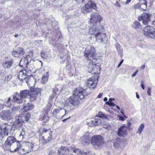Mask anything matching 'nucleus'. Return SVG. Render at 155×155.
I'll return each instance as SVG.
<instances>
[{
    "instance_id": "48",
    "label": "nucleus",
    "mask_w": 155,
    "mask_h": 155,
    "mask_svg": "<svg viewBox=\"0 0 155 155\" xmlns=\"http://www.w3.org/2000/svg\"><path fill=\"white\" fill-rule=\"evenodd\" d=\"M138 70H137L136 71H135L134 73L132 75V76L133 77H135L136 75V74H137V72H138Z\"/></svg>"
},
{
    "instance_id": "45",
    "label": "nucleus",
    "mask_w": 155,
    "mask_h": 155,
    "mask_svg": "<svg viewBox=\"0 0 155 155\" xmlns=\"http://www.w3.org/2000/svg\"><path fill=\"white\" fill-rule=\"evenodd\" d=\"M151 89L150 87H148L147 90V93L150 96L151 95Z\"/></svg>"
},
{
    "instance_id": "5",
    "label": "nucleus",
    "mask_w": 155,
    "mask_h": 155,
    "mask_svg": "<svg viewBox=\"0 0 155 155\" xmlns=\"http://www.w3.org/2000/svg\"><path fill=\"white\" fill-rule=\"evenodd\" d=\"M30 97V92L28 90H25L20 92V94L18 93H15L13 94V99L14 101L17 103H21L24 100V98L28 97Z\"/></svg>"
},
{
    "instance_id": "33",
    "label": "nucleus",
    "mask_w": 155,
    "mask_h": 155,
    "mask_svg": "<svg viewBox=\"0 0 155 155\" xmlns=\"http://www.w3.org/2000/svg\"><path fill=\"white\" fill-rule=\"evenodd\" d=\"M51 109V106H47L46 107L44 108V110L45 112L44 114L45 116L47 115L48 112L50 111Z\"/></svg>"
},
{
    "instance_id": "31",
    "label": "nucleus",
    "mask_w": 155,
    "mask_h": 155,
    "mask_svg": "<svg viewBox=\"0 0 155 155\" xmlns=\"http://www.w3.org/2000/svg\"><path fill=\"white\" fill-rule=\"evenodd\" d=\"M144 125L143 124H142L140 126L137 130V133H139L140 134H141L142 131L144 128Z\"/></svg>"
},
{
    "instance_id": "1",
    "label": "nucleus",
    "mask_w": 155,
    "mask_h": 155,
    "mask_svg": "<svg viewBox=\"0 0 155 155\" xmlns=\"http://www.w3.org/2000/svg\"><path fill=\"white\" fill-rule=\"evenodd\" d=\"M87 89L82 91L81 89L76 88L74 92L69 97L71 104L74 106H78L79 103L80 99H83L85 96H87L89 92H88Z\"/></svg>"
},
{
    "instance_id": "32",
    "label": "nucleus",
    "mask_w": 155,
    "mask_h": 155,
    "mask_svg": "<svg viewBox=\"0 0 155 155\" xmlns=\"http://www.w3.org/2000/svg\"><path fill=\"white\" fill-rule=\"evenodd\" d=\"M48 76H43L41 81V83L43 84H46L48 81Z\"/></svg>"
},
{
    "instance_id": "41",
    "label": "nucleus",
    "mask_w": 155,
    "mask_h": 155,
    "mask_svg": "<svg viewBox=\"0 0 155 155\" xmlns=\"http://www.w3.org/2000/svg\"><path fill=\"white\" fill-rule=\"evenodd\" d=\"M11 99L10 98H9L8 100L6 102V104H7V106L8 107H10L11 106Z\"/></svg>"
},
{
    "instance_id": "60",
    "label": "nucleus",
    "mask_w": 155,
    "mask_h": 155,
    "mask_svg": "<svg viewBox=\"0 0 155 155\" xmlns=\"http://www.w3.org/2000/svg\"><path fill=\"white\" fill-rule=\"evenodd\" d=\"M120 112L124 117H125V115L124 114V112L122 110Z\"/></svg>"
},
{
    "instance_id": "61",
    "label": "nucleus",
    "mask_w": 155,
    "mask_h": 155,
    "mask_svg": "<svg viewBox=\"0 0 155 155\" xmlns=\"http://www.w3.org/2000/svg\"><path fill=\"white\" fill-rule=\"evenodd\" d=\"M128 126L129 127H130L131 124V123L130 122H128Z\"/></svg>"
},
{
    "instance_id": "21",
    "label": "nucleus",
    "mask_w": 155,
    "mask_h": 155,
    "mask_svg": "<svg viewBox=\"0 0 155 155\" xmlns=\"http://www.w3.org/2000/svg\"><path fill=\"white\" fill-rule=\"evenodd\" d=\"M127 128L125 126H123L120 127L117 131V135L120 137H124L127 134Z\"/></svg>"
},
{
    "instance_id": "23",
    "label": "nucleus",
    "mask_w": 155,
    "mask_h": 155,
    "mask_svg": "<svg viewBox=\"0 0 155 155\" xmlns=\"http://www.w3.org/2000/svg\"><path fill=\"white\" fill-rule=\"evenodd\" d=\"M81 143L83 144H88L91 139V136L89 134H85L81 138Z\"/></svg>"
},
{
    "instance_id": "7",
    "label": "nucleus",
    "mask_w": 155,
    "mask_h": 155,
    "mask_svg": "<svg viewBox=\"0 0 155 155\" xmlns=\"http://www.w3.org/2000/svg\"><path fill=\"white\" fill-rule=\"evenodd\" d=\"M27 71V70H23L21 71L17 77L20 81H23L24 82L25 81L28 86L29 87L30 85V84L31 82V81H34V79L32 75H30L29 76L27 75L26 76Z\"/></svg>"
},
{
    "instance_id": "25",
    "label": "nucleus",
    "mask_w": 155,
    "mask_h": 155,
    "mask_svg": "<svg viewBox=\"0 0 155 155\" xmlns=\"http://www.w3.org/2000/svg\"><path fill=\"white\" fill-rule=\"evenodd\" d=\"M24 49L21 48H19L17 51H12V54L13 56L18 57L21 55H23L24 53Z\"/></svg>"
},
{
    "instance_id": "18",
    "label": "nucleus",
    "mask_w": 155,
    "mask_h": 155,
    "mask_svg": "<svg viewBox=\"0 0 155 155\" xmlns=\"http://www.w3.org/2000/svg\"><path fill=\"white\" fill-rule=\"evenodd\" d=\"M88 70L89 72L96 74L98 73L100 68L95 63L91 61L89 63Z\"/></svg>"
},
{
    "instance_id": "28",
    "label": "nucleus",
    "mask_w": 155,
    "mask_h": 155,
    "mask_svg": "<svg viewBox=\"0 0 155 155\" xmlns=\"http://www.w3.org/2000/svg\"><path fill=\"white\" fill-rule=\"evenodd\" d=\"M22 123L20 118H19V117H16L15 121L13 123V126L15 128L19 129L22 126Z\"/></svg>"
},
{
    "instance_id": "63",
    "label": "nucleus",
    "mask_w": 155,
    "mask_h": 155,
    "mask_svg": "<svg viewBox=\"0 0 155 155\" xmlns=\"http://www.w3.org/2000/svg\"><path fill=\"white\" fill-rule=\"evenodd\" d=\"M152 25L154 26L155 27V21H153V22L152 23Z\"/></svg>"
},
{
    "instance_id": "57",
    "label": "nucleus",
    "mask_w": 155,
    "mask_h": 155,
    "mask_svg": "<svg viewBox=\"0 0 155 155\" xmlns=\"http://www.w3.org/2000/svg\"><path fill=\"white\" fill-rule=\"evenodd\" d=\"M71 117H68V118H66V119H65L64 120H63L62 121L63 122H65V121H66L67 120H68L69 118H70Z\"/></svg>"
},
{
    "instance_id": "49",
    "label": "nucleus",
    "mask_w": 155,
    "mask_h": 155,
    "mask_svg": "<svg viewBox=\"0 0 155 155\" xmlns=\"http://www.w3.org/2000/svg\"><path fill=\"white\" fill-rule=\"evenodd\" d=\"M123 61H124V59H122L121 61H120V62L119 63V64L118 65V66H117V68H119L120 66V65H121V64H122V63H123Z\"/></svg>"
},
{
    "instance_id": "19",
    "label": "nucleus",
    "mask_w": 155,
    "mask_h": 155,
    "mask_svg": "<svg viewBox=\"0 0 155 155\" xmlns=\"http://www.w3.org/2000/svg\"><path fill=\"white\" fill-rule=\"evenodd\" d=\"M98 77L96 76L89 78L87 82V85L90 88H94L98 83Z\"/></svg>"
},
{
    "instance_id": "55",
    "label": "nucleus",
    "mask_w": 155,
    "mask_h": 155,
    "mask_svg": "<svg viewBox=\"0 0 155 155\" xmlns=\"http://www.w3.org/2000/svg\"><path fill=\"white\" fill-rule=\"evenodd\" d=\"M119 119L121 120H122V121H123L124 120V118L122 117V116H120L119 117Z\"/></svg>"
},
{
    "instance_id": "44",
    "label": "nucleus",
    "mask_w": 155,
    "mask_h": 155,
    "mask_svg": "<svg viewBox=\"0 0 155 155\" xmlns=\"http://www.w3.org/2000/svg\"><path fill=\"white\" fill-rule=\"evenodd\" d=\"M20 129L22 131V132H21L20 135H24L25 134V130H24V128H23L22 127H20ZM18 129H19V128Z\"/></svg>"
},
{
    "instance_id": "8",
    "label": "nucleus",
    "mask_w": 155,
    "mask_h": 155,
    "mask_svg": "<svg viewBox=\"0 0 155 155\" xmlns=\"http://www.w3.org/2000/svg\"><path fill=\"white\" fill-rule=\"evenodd\" d=\"M32 61V60L29 61L27 57L22 58L20 61V65L21 67L26 68L27 71L32 72L34 68V66L31 65Z\"/></svg>"
},
{
    "instance_id": "38",
    "label": "nucleus",
    "mask_w": 155,
    "mask_h": 155,
    "mask_svg": "<svg viewBox=\"0 0 155 155\" xmlns=\"http://www.w3.org/2000/svg\"><path fill=\"white\" fill-rule=\"evenodd\" d=\"M41 56L42 58H46L47 57V54H46V52L43 51L41 52Z\"/></svg>"
},
{
    "instance_id": "16",
    "label": "nucleus",
    "mask_w": 155,
    "mask_h": 155,
    "mask_svg": "<svg viewBox=\"0 0 155 155\" xmlns=\"http://www.w3.org/2000/svg\"><path fill=\"white\" fill-rule=\"evenodd\" d=\"M143 34L149 38H155V29L153 26L147 25L144 29Z\"/></svg>"
},
{
    "instance_id": "22",
    "label": "nucleus",
    "mask_w": 155,
    "mask_h": 155,
    "mask_svg": "<svg viewBox=\"0 0 155 155\" xmlns=\"http://www.w3.org/2000/svg\"><path fill=\"white\" fill-rule=\"evenodd\" d=\"M26 101L24 100V101L23 107L22 109L23 111L26 112L32 109L34 107V106L31 103L27 102L26 103Z\"/></svg>"
},
{
    "instance_id": "24",
    "label": "nucleus",
    "mask_w": 155,
    "mask_h": 155,
    "mask_svg": "<svg viewBox=\"0 0 155 155\" xmlns=\"http://www.w3.org/2000/svg\"><path fill=\"white\" fill-rule=\"evenodd\" d=\"M13 64V61L11 58L8 59L7 61H4L2 63V65L5 69L10 68Z\"/></svg>"
},
{
    "instance_id": "43",
    "label": "nucleus",
    "mask_w": 155,
    "mask_h": 155,
    "mask_svg": "<svg viewBox=\"0 0 155 155\" xmlns=\"http://www.w3.org/2000/svg\"><path fill=\"white\" fill-rule=\"evenodd\" d=\"M99 38L100 39V40H102V41L101 42V41H98V40H97V38H96V40L97 41V42H100V43H101V42H103L104 40H105L106 39V35L105 34V37L103 38V40H102V37H99Z\"/></svg>"
},
{
    "instance_id": "11",
    "label": "nucleus",
    "mask_w": 155,
    "mask_h": 155,
    "mask_svg": "<svg viewBox=\"0 0 155 155\" xmlns=\"http://www.w3.org/2000/svg\"><path fill=\"white\" fill-rule=\"evenodd\" d=\"M87 4H86L84 6L81 8V11L84 14H87L90 13L92 11V9H96V6L93 2L90 1L87 2Z\"/></svg>"
},
{
    "instance_id": "30",
    "label": "nucleus",
    "mask_w": 155,
    "mask_h": 155,
    "mask_svg": "<svg viewBox=\"0 0 155 155\" xmlns=\"http://www.w3.org/2000/svg\"><path fill=\"white\" fill-rule=\"evenodd\" d=\"M132 26L134 28L138 31L140 30L141 29V26L139 22L137 21H135L133 23Z\"/></svg>"
},
{
    "instance_id": "56",
    "label": "nucleus",
    "mask_w": 155,
    "mask_h": 155,
    "mask_svg": "<svg viewBox=\"0 0 155 155\" xmlns=\"http://www.w3.org/2000/svg\"><path fill=\"white\" fill-rule=\"evenodd\" d=\"M131 1V0H127L125 2V4H128Z\"/></svg>"
},
{
    "instance_id": "53",
    "label": "nucleus",
    "mask_w": 155,
    "mask_h": 155,
    "mask_svg": "<svg viewBox=\"0 0 155 155\" xmlns=\"http://www.w3.org/2000/svg\"><path fill=\"white\" fill-rule=\"evenodd\" d=\"M145 68V65H143L140 68V70H143Z\"/></svg>"
},
{
    "instance_id": "29",
    "label": "nucleus",
    "mask_w": 155,
    "mask_h": 155,
    "mask_svg": "<svg viewBox=\"0 0 155 155\" xmlns=\"http://www.w3.org/2000/svg\"><path fill=\"white\" fill-rule=\"evenodd\" d=\"M115 47L118 52V54L122 57L123 55L122 54L123 49L121 48V45L118 43H117L115 44Z\"/></svg>"
},
{
    "instance_id": "39",
    "label": "nucleus",
    "mask_w": 155,
    "mask_h": 155,
    "mask_svg": "<svg viewBox=\"0 0 155 155\" xmlns=\"http://www.w3.org/2000/svg\"><path fill=\"white\" fill-rule=\"evenodd\" d=\"M147 6L146 2L145 3L142 4L140 5V8L144 10H146L147 8Z\"/></svg>"
},
{
    "instance_id": "14",
    "label": "nucleus",
    "mask_w": 155,
    "mask_h": 155,
    "mask_svg": "<svg viewBox=\"0 0 155 155\" xmlns=\"http://www.w3.org/2000/svg\"><path fill=\"white\" fill-rule=\"evenodd\" d=\"M101 15L97 13H92L91 15L90 22L93 26L99 25L102 20Z\"/></svg>"
},
{
    "instance_id": "20",
    "label": "nucleus",
    "mask_w": 155,
    "mask_h": 155,
    "mask_svg": "<svg viewBox=\"0 0 155 155\" xmlns=\"http://www.w3.org/2000/svg\"><path fill=\"white\" fill-rule=\"evenodd\" d=\"M102 117V116L96 117V118L91 120V121L88 123V125L91 127L99 125L101 122V119L100 117Z\"/></svg>"
},
{
    "instance_id": "27",
    "label": "nucleus",
    "mask_w": 155,
    "mask_h": 155,
    "mask_svg": "<svg viewBox=\"0 0 155 155\" xmlns=\"http://www.w3.org/2000/svg\"><path fill=\"white\" fill-rule=\"evenodd\" d=\"M19 116L22 123L25 121L28 122L30 117V114L27 113L21 114Z\"/></svg>"
},
{
    "instance_id": "10",
    "label": "nucleus",
    "mask_w": 155,
    "mask_h": 155,
    "mask_svg": "<svg viewBox=\"0 0 155 155\" xmlns=\"http://www.w3.org/2000/svg\"><path fill=\"white\" fill-rule=\"evenodd\" d=\"M104 138L101 136L95 135L92 137L91 144L95 148H98L102 146L104 143Z\"/></svg>"
},
{
    "instance_id": "15",
    "label": "nucleus",
    "mask_w": 155,
    "mask_h": 155,
    "mask_svg": "<svg viewBox=\"0 0 155 155\" xmlns=\"http://www.w3.org/2000/svg\"><path fill=\"white\" fill-rule=\"evenodd\" d=\"M66 112L64 108L58 107L54 110L52 116L58 119H61L66 114Z\"/></svg>"
},
{
    "instance_id": "4",
    "label": "nucleus",
    "mask_w": 155,
    "mask_h": 155,
    "mask_svg": "<svg viewBox=\"0 0 155 155\" xmlns=\"http://www.w3.org/2000/svg\"><path fill=\"white\" fill-rule=\"evenodd\" d=\"M17 141L15 138L12 136H9L8 137L5 142V144L3 146V147L5 150L10 151L12 152V150L15 149L17 147Z\"/></svg>"
},
{
    "instance_id": "9",
    "label": "nucleus",
    "mask_w": 155,
    "mask_h": 155,
    "mask_svg": "<svg viewBox=\"0 0 155 155\" xmlns=\"http://www.w3.org/2000/svg\"><path fill=\"white\" fill-rule=\"evenodd\" d=\"M42 134L43 135L42 137V139H41L40 141L43 144H45L49 142L52 138V132L50 129H44L42 130Z\"/></svg>"
},
{
    "instance_id": "62",
    "label": "nucleus",
    "mask_w": 155,
    "mask_h": 155,
    "mask_svg": "<svg viewBox=\"0 0 155 155\" xmlns=\"http://www.w3.org/2000/svg\"><path fill=\"white\" fill-rule=\"evenodd\" d=\"M54 96H53V93H52L51 96H50V97L51 98H53Z\"/></svg>"
},
{
    "instance_id": "50",
    "label": "nucleus",
    "mask_w": 155,
    "mask_h": 155,
    "mask_svg": "<svg viewBox=\"0 0 155 155\" xmlns=\"http://www.w3.org/2000/svg\"><path fill=\"white\" fill-rule=\"evenodd\" d=\"M5 106H6V105L2 104H0V110H1L3 109Z\"/></svg>"
},
{
    "instance_id": "13",
    "label": "nucleus",
    "mask_w": 155,
    "mask_h": 155,
    "mask_svg": "<svg viewBox=\"0 0 155 155\" xmlns=\"http://www.w3.org/2000/svg\"><path fill=\"white\" fill-rule=\"evenodd\" d=\"M73 150L74 153H78L80 152L79 150L75 149L73 147L71 146L69 148L67 147L62 146L60 147L58 151L59 155H67L69 154L70 152H71V150Z\"/></svg>"
},
{
    "instance_id": "46",
    "label": "nucleus",
    "mask_w": 155,
    "mask_h": 155,
    "mask_svg": "<svg viewBox=\"0 0 155 155\" xmlns=\"http://www.w3.org/2000/svg\"><path fill=\"white\" fill-rule=\"evenodd\" d=\"M103 127L107 130H109L110 129V126L109 125H104L103 126Z\"/></svg>"
},
{
    "instance_id": "26",
    "label": "nucleus",
    "mask_w": 155,
    "mask_h": 155,
    "mask_svg": "<svg viewBox=\"0 0 155 155\" xmlns=\"http://www.w3.org/2000/svg\"><path fill=\"white\" fill-rule=\"evenodd\" d=\"M2 113L3 114L1 115V116H2V119L4 120L8 119L11 117L12 114L11 111L8 110H3Z\"/></svg>"
},
{
    "instance_id": "54",
    "label": "nucleus",
    "mask_w": 155,
    "mask_h": 155,
    "mask_svg": "<svg viewBox=\"0 0 155 155\" xmlns=\"http://www.w3.org/2000/svg\"><path fill=\"white\" fill-rule=\"evenodd\" d=\"M114 100V98H110L108 101L110 102H112Z\"/></svg>"
},
{
    "instance_id": "51",
    "label": "nucleus",
    "mask_w": 155,
    "mask_h": 155,
    "mask_svg": "<svg viewBox=\"0 0 155 155\" xmlns=\"http://www.w3.org/2000/svg\"><path fill=\"white\" fill-rule=\"evenodd\" d=\"M140 85H141V87L142 88V89L143 90H144V84H143V81H141Z\"/></svg>"
},
{
    "instance_id": "12",
    "label": "nucleus",
    "mask_w": 155,
    "mask_h": 155,
    "mask_svg": "<svg viewBox=\"0 0 155 155\" xmlns=\"http://www.w3.org/2000/svg\"><path fill=\"white\" fill-rule=\"evenodd\" d=\"M30 99L31 101H34L37 98V97L41 94V89L39 88H34L33 86H31V83H30Z\"/></svg>"
},
{
    "instance_id": "59",
    "label": "nucleus",
    "mask_w": 155,
    "mask_h": 155,
    "mask_svg": "<svg viewBox=\"0 0 155 155\" xmlns=\"http://www.w3.org/2000/svg\"><path fill=\"white\" fill-rule=\"evenodd\" d=\"M107 100V98L106 97H104V101H106Z\"/></svg>"
},
{
    "instance_id": "6",
    "label": "nucleus",
    "mask_w": 155,
    "mask_h": 155,
    "mask_svg": "<svg viewBox=\"0 0 155 155\" xmlns=\"http://www.w3.org/2000/svg\"><path fill=\"white\" fill-rule=\"evenodd\" d=\"M95 53V49L92 45H88L86 48L84 55L87 60L91 61L96 59Z\"/></svg>"
},
{
    "instance_id": "17",
    "label": "nucleus",
    "mask_w": 155,
    "mask_h": 155,
    "mask_svg": "<svg viewBox=\"0 0 155 155\" xmlns=\"http://www.w3.org/2000/svg\"><path fill=\"white\" fill-rule=\"evenodd\" d=\"M151 16L150 14L144 12L139 17L138 20L139 21H142L144 25H148L150 21V17Z\"/></svg>"
},
{
    "instance_id": "34",
    "label": "nucleus",
    "mask_w": 155,
    "mask_h": 155,
    "mask_svg": "<svg viewBox=\"0 0 155 155\" xmlns=\"http://www.w3.org/2000/svg\"><path fill=\"white\" fill-rule=\"evenodd\" d=\"M70 104H71V103L69 98L66 100L64 103V105L66 107L68 106Z\"/></svg>"
},
{
    "instance_id": "37",
    "label": "nucleus",
    "mask_w": 155,
    "mask_h": 155,
    "mask_svg": "<svg viewBox=\"0 0 155 155\" xmlns=\"http://www.w3.org/2000/svg\"><path fill=\"white\" fill-rule=\"evenodd\" d=\"M80 153L81 155H94L91 152H88L87 153L84 151H82L80 152Z\"/></svg>"
},
{
    "instance_id": "35",
    "label": "nucleus",
    "mask_w": 155,
    "mask_h": 155,
    "mask_svg": "<svg viewBox=\"0 0 155 155\" xmlns=\"http://www.w3.org/2000/svg\"><path fill=\"white\" fill-rule=\"evenodd\" d=\"M119 140H118V141L116 139L114 141V147L116 148H117L119 146Z\"/></svg>"
},
{
    "instance_id": "3",
    "label": "nucleus",
    "mask_w": 155,
    "mask_h": 155,
    "mask_svg": "<svg viewBox=\"0 0 155 155\" xmlns=\"http://www.w3.org/2000/svg\"><path fill=\"white\" fill-rule=\"evenodd\" d=\"M102 30L103 28L101 26H93L90 28L89 34L90 35H94L95 38H97L99 41L101 42L102 40H100L99 37H102V40L105 37V34L101 33Z\"/></svg>"
},
{
    "instance_id": "52",
    "label": "nucleus",
    "mask_w": 155,
    "mask_h": 155,
    "mask_svg": "<svg viewBox=\"0 0 155 155\" xmlns=\"http://www.w3.org/2000/svg\"><path fill=\"white\" fill-rule=\"evenodd\" d=\"M103 94L102 93H100L97 96V97L98 98H101L102 96L103 95Z\"/></svg>"
},
{
    "instance_id": "40",
    "label": "nucleus",
    "mask_w": 155,
    "mask_h": 155,
    "mask_svg": "<svg viewBox=\"0 0 155 155\" xmlns=\"http://www.w3.org/2000/svg\"><path fill=\"white\" fill-rule=\"evenodd\" d=\"M106 104L109 105L110 107H114L115 105V104L114 103L109 101L106 102Z\"/></svg>"
},
{
    "instance_id": "2",
    "label": "nucleus",
    "mask_w": 155,
    "mask_h": 155,
    "mask_svg": "<svg viewBox=\"0 0 155 155\" xmlns=\"http://www.w3.org/2000/svg\"><path fill=\"white\" fill-rule=\"evenodd\" d=\"M17 147L15 149H12V152H14L19 151L22 154H24L31 152L34 147L33 145L30 142H26L21 145L19 142H17Z\"/></svg>"
},
{
    "instance_id": "42",
    "label": "nucleus",
    "mask_w": 155,
    "mask_h": 155,
    "mask_svg": "<svg viewBox=\"0 0 155 155\" xmlns=\"http://www.w3.org/2000/svg\"><path fill=\"white\" fill-rule=\"evenodd\" d=\"M90 0H75V1L76 2V3H80L81 2H87L89 1Z\"/></svg>"
},
{
    "instance_id": "64",
    "label": "nucleus",
    "mask_w": 155,
    "mask_h": 155,
    "mask_svg": "<svg viewBox=\"0 0 155 155\" xmlns=\"http://www.w3.org/2000/svg\"><path fill=\"white\" fill-rule=\"evenodd\" d=\"M18 34H15L14 36L15 37H17L18 36Z\"/></svg>"
},
{
    "instance_id": "47",
    "label": "nucleus",
    "mask_w": 155,
    "mask_h": 155,
    "mask_svg": "<svg viewBox=\"0 0 155 155\" xmlns=\"http://www.w3.org/2000/svg\"><path fill=\"white\" fill-rule=\"evenodd\" d=\"M115 5L116 6L118 7L119 8L121 7V6L119 3L117 1H116V3L115 4Z\"/></svg>"
},
{
    "instance_id": "36",
    "label": "nucleus",
    "mask_w": 155,
    "mask_h": 155,
    "mask_svg": "<svg viewBox=\"0 0 155 155\" xmlns=\"http://www.w3.org/2000/svg\"><path fill=\"white\" fill-rule=\"evenodd\" d=\"M52 90L53 93V96H55L57 93L58 91V89L57 87H55L53 88Z\"/></svg>"
},
{
    "instance_id": "58",
    "label": "nucleus",
    "mask_w": 155,
    "mask_h": 155,
    "mask_svg": "<svg viewBox=\"0 0 155 155\" xmlns=\"http://www.w3.org/2000/svg\"><path fill=\"white\" fill-rule=\"evenodd\" d=\"M136 97L137 99H139L140 97L139 96L137 92L136 93Z\"/></svg>"
}]
</instances>
